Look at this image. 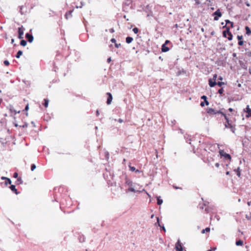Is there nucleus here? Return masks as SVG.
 <instances>
[{
	"mask_svg": "<svg viewBox=\"0 0 251 251\" xmlns=\"http://www.w3.org/2000/svg\"><path fill=\"white\" fill-rule=\"evenodd\" d=\"M18 176V174L17 172H15L13 174V177L14 178H17Z\"/></svg>",
	"mask_w": 251,
	"mask_h": 251,
	"instance_id": "nucleus-43",
	"label": "nucleus"
},
{
	"mask_svg": "<svg viewBox=\"0 0 251 251\" xmlns=\"http://www.w3.org/2000/svg\"><path fill=\"white\" fill-rule=\"evenodd\" d=\"M100 113H99V111L98 110H97L96 111V115L97 116H98L99 115Z\"/></svg>",
	"mask_w": 251,
	"mask_h": 251,
	"instance_id": "nucleus-57",
	"label": "nucleus"
},
{
	"mask_svg": "<svg viewBox=\"0 0 251 251\" xmlns=\"http://www.w3.org/2000/svg\"><path fill=\"white\" fill-rule=\"evenodd\" d=\"M219 153L221 156L224 157L225 159L230 160L231 159L230 155L225 152L224 150H220Z\"/></svg>",
	"mask_w": 251,
	"mask_h": 251,
	"instance_id": "nucleus-6",
	"label": "nucleus"
},
{
	"mask_svg": "<svg viewBox=\"0 0 251 251\" xmlns=\"http://www.w3.org/2000/svg\"><path fill=\"white\" fill-rule=\"evenodd\" d=\"M9 110L12 113V112H14V115H15L16 113H20V111H18V112H17L13 108V107L11 105H10L9 106Z\"/></svg>",
	"mask_w": 251,
	"mask_h": 251,
	"instance_id": "nucleus-17",
	"label": "nucleus"
},
{
	"mask_svg": "<svg viewBox=\"0 0 251 251\" xmlns=\"http://www.w3.org/2000/svg\"><path fill=\"white\" fill-rule=\"evenodd\" d=\"M245 30H246V34L247 35H249L251 33V30L249 26H246L245 27Z\"/></svg>",
	"mask_w": 251,
	"mask_h": 251,
	"instance_id": "nucleus-20",
	"label": "nucleus"
},
{
	"mask_svg": "<svg viewBox=\"0 0 251 251\" xmlns=\"http://www.w3.org/2000/svg\"><path fill=\"white\" fill-rule=\"evenodd\" d=\"M246 218L248 219V220H251V213L249 215H246Z\"/></svg>",
	"mask_w": 251,
	"mask_h": 251,
	"instance_id": "nucleus-38",
	"label": "nucleus"
},
{
	"mask_svg": "<svg viewBox=\"0 0 251 251\" xmlns=\"http://www.w3.org/2000/svg\"><path fill=\"white\" fill-rule=\"evenodd\" d=\"M29 109V106H28V104H27L25 107V111H27Z\"/></svg>",
	"mask_w": 251,
	"mask_h": 251,
	"instance_id": "nucleus-49",
	"label": "nucleus"
},
{
	"mask_svg": "<svg viewBox=\"0 0 251 251\" xmlns=\"http://www.w3.org/2000/svg\"><path fill=\"white\" fill-rule=\"evenodd\" d=\"M205 212L208 213L210 211V207H207L206 208H205Z\"/></svg>",
	"mask_w": 251,
	"mask_h": 251,
	"instance_id": "nucleus-42",
	"label": "nucleus"
},
{
	"mask_svg": "<svg viewBox=\"0 0 251 251\" xmlns=\"http://www.w3.org/2000/svg\"><path fill=\"white\" fill-rule=\"evenodd\" d=\"M169 42H170V41L169 40H166L164 44H166V45H167Z\"/></svg>",
	"mask_w": 251,
	"mask_h": 251,
	"instance_id": "nucleus-63",
	"label": "nucleus"
},
{
	"mask_svg": "<svg viewBox=\"0 0 251 251\" xmlns=\"http://www.w3.org/2000/svg\"><path fill=\"white\" fill-rule=\"evenodd\" d=\"M243 43H244V42L243 40H240V41H238V44L241 46H243Z\"/></svg>",
	"mask_w": 251,
	"mask_h": 251,
	"instance_id": "nucleus-36",
	"label": "nucleus"
},
{
	"mask_svg": "<svg viewBox=\"0 0 251 251\" xmlns=\"http://www.w3.org/2000/svg\"><path fill=\"white\" fill-rule=\"evenodd\" d=\"M225 22H226V25H227V24H230L231 27H233V23L232 22H230L229 20H225Z\"/></svg>",
	"mask_w": 251,
	"mask_h": 251,
	"instance_id": "nucleus-21",
	"label": "nucleus"
},
{
	"mask_svg": "<svg viewBox=\"0 0 251 251\" xmlns=\"http://www.w3.org/2000/svg\"><path fill=\"white\" fill-rule=\"evenodd\" d=\"M246 110L245 112L247 113V115H250L251 113V109L250 108L249 105H247L246 108Z\"/></svg>",
	"mask_w": 251,
	"mask_h": 251,
	"instance_id": "nucleus-22",
	"label": "nucleus"
},
{
	"mask_svg": "<svg viewBox=\"0 0 251 251\" xmlns=\"http://www.w3.org/2000/svg\"><path fill=\"white\" fill-rule=\"evenodd\" d=\"M7 178V177H5V176H2V177H1V179L2 180H6V178Z\"/></svg>",
	"mask_w": 251,
	"mask_h": 251,
	"instance_id": "nucleus-54",
	"label": "nucleus"
},
{
	"mask_svg": "<svg viewBox=\"0 0 251 251\" xmlns=\"http://www.w3.org/2000/svg\"><path fill=\"white\" fill-rule=\"evenodd\" d=\"M215 21H218L219 18L222 16V12L219 9H218L215 12L212 14Z\"/></svg>",
	"mask_w": 251,
	"mask_h": 251,
	"instance_id": "nucleus-5",
	"label": "nucleus"
},
{
	"mask_svg": "<svg viewBox=\"0 0 251 251\" xmlns=\"http://www.w3.org/2000/svg\"><path fill=\"white\" fill-rule=\"evenodd\" d=\"M131 4V0H125L123 2V5L127 6H130V5Z\"/></svg>",
	"mask_w": 251,
	"mask_h": 251,
	"instance_id": "nucleus-15",
	"label": "nucleus"
},
{
	"mask_svg": "<svg viewBox=\"0 0 251 251\" xmlns=\"http://www.w3.org/2000/svg\"><path fill=\"white\" fill-rule=\"evenodd\" d=\"M111 57H109V58L107 59V62L108 63H110V62H111Z\"/></svg>",
	"mask_w": 251,
	"mask_h": 251,
	"instance_id": "nucleus-52",
	"label": "nucleus"
},
{
	"mask_svg": "<svg viewBox=\"0 0 251 251\" xmlns=\"http://www.w3.org/2000/svg\"><path fill=\"white\" fill-rule=\"evenodd\" d=\"M233 109L232 108H229L228 109V111H230V112H232L233 111Z\"/></svg>",
	"mask_w": 251,
	"mask_h": 251,
	"instance_id": "nucleus-59",
	"label": "nucleus"
},
{
	"mask_svg": "<svg viewBox=\"0 0 251 251\" xmlns=\"http://www.w3.org/2000/svg\"><path fill=\"white\" fill-rule=\"evenodd\" d=\"M110 41L112 42V43H113L114 44L116 43V40L115 38H112L110 40Z\"/></svg>",
	"mask_w": 251,
	"mask_h": 251,
	"instance_id": "nucleus-46",
	"label": "nucleus"
},
{
	"mask_svg": "<svg viewBox=\"0 0 251 251\" xmlns=\"http://www.w3.org/2000/svg\"><path fill=\"white\" fill-rule=\"evenodd\" d=\"M215 166H216V167H219V164L218 163H216L215 164Z\"/></svg>",
	"mask_w": 251,
	"mask_h": 251,
	"instance_id": "nucleus-61",
	"label": "nucleus"
},
{
	"mask_svg": "<svg viewBox=\"0 0 251 251\" xmlns=\"http://www.w3.org/2000/svg\"><path fill=\"white\" fill-rule=\"evenodd\" d=\"M225 83L224 82L218 81V82H217V84L216 85H217L221 87L222 85H225Z\"/></svg>",
	"mask_w": 251,
	"mask_h": 251,
	"instance_id": "nucleus-31",
	"label": "nucleus"
},
{
	"mask_svg": "<svg viewBox=\"0 0 251 251\" xmlns=\"http://www.w3.org/2000/svg\"><path fill=\"white\" fill-rule=\"evenodd\" d=\"M208 82L210 87H213L217 84L216 81L212 80L211 78L209 79Z\"/></svg>",
	"mask_w": 251,
	"mask_h": 251,
	"instance_id": "nucleus-11",
	"label": "nucleus"
},
{
	"mask_svg": "<svg viewBox=\"0 0 251 251\" xmlns=\"http://www.w3.org/2000/svg\"><path fill=\"white\" fill-rule=\"evenodd\" d=\"M210 230V229L209 227H206L205 229L202 230L201 233H204L205 232H209Z\"/></svg>",
	"mask_w": 251,
	"mask_h": 251,
	"instance_id": "nucleus-29",
	"label": "nucleus"
},
{
	"mask_svg": "<svg viewBox=\"0 0 251 251\" xmlns=\"http://www.w3.org/2000/svg\"><path fill=\"white\" fill-rule=\"evenodd\" d=\"M109 31L110 33H112L114 32L115 30H114V28H112L109 29Z\"/></svg>",
	"mask_w": 251,
	"mask_h": 251,
	"instance_id": "nucleus-51",
	"label": "nucleus"
},
{
	"mask_svg": "<svg viewBox=\"0 0 251 251\" xmlns=\"http://www.w3.org/2000/svg\"><path fill=\"white\" fill-rule=\"evenodd\" d=\"M201 99L205 100V99H207V97L205 95H203L201 97Z\"/></svg>",
	"mask_w": 251,
	"mask_h": 251,
	"instance_id": "nucleus-47",
	"label": "nucleus"
},
{
	"mask_svg": "<svg viewBox=\"0 0 251 251\" xmlns=\"http://www.w3.org/2000/svg\"><path fill=\"white\" fill-rule=\"evenodd\" d=\"M11 180L10 178H7L5 181V184L6 185H7L8 184H11Z\"/></svg>",
	"mask_w": 251,
	"mask_h": 251,
	"instance_id": "nucleus-28",
	"label": "nucleus"
},
{
	"mask_svg": "<svg viewBox=\"0 0 251 251\" xmlns=\"http://www.w3.org/2000/svg\"><path fill=\"white\" fill-rule=\"evenodd\" d=\"M246 118H249V117H251V113L250 115H246Z\"/></svg>",
	"mask_w": 251,
	"mask_h": 251,
	"instance_id": "nucleus-58",
	"label": "nucleus"
},
{
	"mask_svg": "<svg viewBox=\"0 0 251 251\" xmlns=\"http://www.w3.org/2000/svg\"><path fill=\"white\" fill-rule=\"evenodd\" d=\"M129 6H126V5H123V11H125V12H127L128 11V7Z\"/></svg>",
	"mask_w": 251,
	"mask_h": 251,
	"instance_id": "nucleus-30",
	"label": "nucleus"
},
{
	"mask_svg": "<svg viewBox=\"0 0 251 251\" xmlns=\"http://www.w3.org/2000/svg\"><path fill=\"white\" fill-rule=\"evenodd\" d=\"M126 184L129 186V188L127 189L126 192H136L134 188L133 183L131 180H130L129 179H126Z\"/></svg>",
	"mask_w": 251,
	"mask_h": 251,
	"instance_id": "nucleus-3",
	"label": "nucleus"
},
{
	"mask_svg": "<svg viewBox=\"0 0 251 251\" xmlns=\"http://www.w3.org/2000/svg\"><path fill=\"white\" fill-rule=\"evenodd\" d=\"M215 217L217 218L218 221H219L220 220V218H219V216H215Z\"/></svg>",
	"mask_w": 251,
	"mask_h": 251,
	"instance_id": "nucleus-64",
	"label": "nucleus"
},
{
	"mask_svg": "<svg viewBox=\"0 0 251 251\" xmlns=\"http://www.w3.org/2000/svg\"><path fill=\"white\" fill-rule=\"evenodd\" d=\"M169 50H170L169 48L168 47H167L166 44H163L162 45L161 50L162 52H166L169 51Z\"/></svg>",
	"mask_w": 251,
	"mask_h": 251,
	"instance_id": "nucleus-12",
	"label": "nucleus"
},
{
	"mask_svg": "<svg viewBox=\"0 0 251 251\" xmlns=\"http://www.w3.org/2000/svg\"><path fill=\"white\" fill-rule=\"evenodd\" d=\"M106 94L108 96L106 103L107 104L109 105V104H111L113 98H112V94L108 92V93H107Z\"/></svg>",
	"mask_w": 251,
	"mask_h": 251,
	"instance_id": "nucleus-10",
	"label": "nucleus"
},
{
	"mask_svg": "<svg viewBox=\"0 0 251 251\" xmlns=\"http://www.w3.org/2000/svg\"><path fill=\"white\" fill-rule=\"evenodd\" d=\"M22 54H23V51L22 50H19L16 55V57L17 58H20V56L22 55Z\"/></svg>",
	"mask_w": 251,
	"mask_h": 251,
	"instance_id": "nucleus-26",
	"label": "nucleus"
},
{
	"mask_svg": "<svg viewBox=\"0 0 251 251\" xmlns=\"http://www.w3.org/2000/svg\"><path fill=\"white\" fill-rule=\"evenodd\" d=\"M156 224H157L158 225V226L160 227V228L161 229H163L164 231H166V229H165V228L164 226H161L160 225V224H159V219L158 217L157 218V222H156Z\"/></svg>",
	"mask_w": 251,
	"mask_h": 251,
	"instance_id": "nucleus-18",
	"label": "nucleus"
},
{
	"mask_svg": "<svg viewBox=\"0 0 251 251\" xmlns=\"http://www.w3.org/2000/svg\"><path fill=\"white\" fill-rule=\"evenodd\" d=\"M27 126V124L25 123L23 126H22L23 127H26Z\"/></svg>",
	"mask_w": 251,
	"mask_h": 251,
	"instance_id": "nucleus-53",
	"label": "nucleus"
},
{
	"mask_svg": "<svg viewBox=\"0 0 251 251\" xmlns=\"http://www.w3.org/2000/svg\"><path fill=\"white\" fill-rule=\"evenodd\" d=\"M238 41L242 40L243 36L242 35H238L237 37Z\"/></svg>",
	"mask_w": 251,
	"mask_h": 251,
	"instance_id": "nucleus-40",
	"label": "nucleus"
},
{
	"mask_svg": "<svg viewBox=\"0 0 251 251\" xmlns=\"http://www.w3.org/2000/svg\"><path fill=\"white\" fill-rule=\"evenodd\" d=\"M247 204L249 206H250L251 204V201H248Z\"/></svg>",
	"mask_w": 251,
	"mask_h": 251,
	"instance_id": "nucleus-62",
	"label": "nucleus"
},
{
	"mask_svg": "<svg viewBox=\"0 0 251 251\" xmlns=\"http://www.w3.org/2000/svg\"><path fill=\"white\" fill-rule=\"evenodd\" d=\"M129 168L130 171H131L132 172H134L136 170V168L133 166H131L129 165Z\"/></svg>",
	"mask_w": 251,
	"mask_h": 251,
	"instance_id": "nucleus-32",
	"label": "nucleus"
},
{
	"mask_svg": "<svg viewBox=\"0 0 251 251\" xmlns=\"http://www.w3.org/2000/svg\"><path fill=\"white\" fill-rule=\"evenodd\" d=\"M114 45L116 48H118L121 46V44L115 43Z\"/></svg>",
	"mask_w": 251,
	"mask_h": 251,
	"instance_id": "nucleus-45",
	"label": "nucleus"
},
{
	"mask_svg": "<svg viewBox=\"0 0 251 251\" xmlns=\"http://www.w3.org/2000/svg\"><path fill=\"white\" fill-rule=\"evenodd\" d=\"M246 54L248 56L251 57V51H247Z\"/></svg>",
	"mask_w": 251,
	"mask_h": 251,
	"instance_id": "nucleus-37",
	"label": "nucleus"
},
{
	"mask_svg": "<svg viewBox=\"0 0 251 251\" xmlns=\"http://www.w3.org/2000/svg\"><path fill=\"white\" fill-rule=\"evenodd\" d=\"M163 203V200L160 199V197H157V203L158 205H161Z\"/></svg>",
	"mask_w": 251,
	"mask_h": 251,
	"instance_id": "nucleus-27",
	"label": "nucleus"
},
{
	"mask_svg": "<svg viewBox=\"0 0 251 251\" xmlns=\"http://www.w3.org/2000/svg\"><path fill=\"white\" fill-rule=\"evenodd\" d=\"M234 171L236 172V175L238 177L241 176V170L240 167H238L237 169H235Z\"/></svg>",
	"mask_w": 251,
	"mask_h": 251,
	"instance_id": "nucleus-19",
	"label": "nucleus"
},
{
	"mask_svg": "<svg viewBox=\"0 0 251 251\" xmlns=\"http://www.w3.org/2000/svg\"><path fill=\"white\" fill-rule=\"evenodd\" d=\"M25 36L29 43H32L33 42L34 38L32 34L29 33H26Z\"/></svg>",
	"mask_w": 251,
	"mask_h": 251,
	"instance_id": "nucleus-9",
	"label": "nucleus"
},
{
	"mask_svg": "<svg viewBox=\"0 0 251 251\" xmlns=\"http://www.w3.org/2000/svg\"><path fill=\"white\" fill-rule=\"evenodd\" d=\"M132 30L135 34H137L139 31V29L137 27H134Z\"/></svg>",
	"mask_w": 251,
	"mask_h": 251,
	"instance_id": "nucleus-34",
	"label": "nucleus"
},
{
	"mask_svg": "<svg viewBox=\"0 0 251 251\" xmlns=\"http://www.w3.org/2000/svg\"><path fill=\"white\" fill-rule=\"evenodd\" d=\"M79 240H80V242H84V241H85V240H84V237H82V238L81 237V238L79 239Z\"/></svg>",
	"mask_w": 251,
	"mask_h": 251,
	"instance_id": "nucleus-48",
	"label": "nucleus"
},
{
	"mask_svg": "<svg viewBox=\"0 0 251 251\" xmlns=\"http://www.w3.org/2000/svg\"><path fill=\"white\" fill-rule=\"evenodd\" d=\"M223 28H226V30L223 31V35L224 37H226V35H228V37H227L228 40L230 41L232 39L233 35L231 32L230 31V27L229 26L224 25L223 26Z\"/></svg>",
	"mask_w": 251,
	"mask_h": 251,
	"instance_id": "nucleus-2",
	"label": "nucleus"
},
{
	"mask_svg": "<svg viewBox=\"0 0 251 251\" xmlns=\"http://www.w3.org/2000/svg\"><path fill=\"white\" fill-rule=\"evenodd\" d=\"M9 188L11 190V191L15 193L16 194H19V192L17 191V190L16 188L15 185H11Z\"/></svg>",
	"mask_w": 251,
	"mask_h": 251,
	"instance_id": "nucleus-13",
	"label": "nucleus"
},
{
	"mask_svg": "<svg viewBox=\"0 0 251 251\" xmlns=\"http://www.w3.org/2000/svg\"><path fill=\"white\" fill-rule=\"evenodd\" d=\"M73 11V10H70V11H69L68 12H67L66 13L65 16V17H66V18L67 19H69V18H70L72 17V13Z\"/></svg>",
	"mask_w": 251,
	"mask_h": 251,
	"instance_id": "nucleus-14",
	"label": "nucleus"
},
{
	"mask_svg": "<svg viewBox=\"0 0 251 251\" xmlns=\"http://www.w3.org/2000/svg\"><path fill=\"white\" fill-rule=\"evenodd\" d=\"M218 79L220 80H223V77L221 76H220L218 78Z\"/></svg>",
	"mask_w": 251,
	"mask_h": 251,
	"instance_id": "nucleus-60",
	"label": "nucleus"
},
{
	"mask_svg": "<svg viewBox=\"0 0 251 251\" xmlns=\"http://www.w3.org/2000/svg\"><path fill=\"white\" fill-rule=\"evenodd\" d=\"M135 173H140V171H139V170L138 169H136V170L135 171Z\"/></svg>",
	"mask_w": 251,
	"mask_h": 251,
	"instance_id": "nucleus-56",
	"label": "nucleus"
},
{
	"mask_svg": "<svg viewBox=\"0 0 251 251\" xmlns=\"http://www.w3.org/2000/svg\"><path fill=\"white\" fill-rule=\"evenodd\" d=\"M44 102L43 103V105H44V106L45 107H47L48 106V104H49V100L47 99H45L44 100Z\"/></svg>",
	"mask_w": 251,
	"mask_h": 251,
	"instance_id": "nucleus-25",
	"label": "nucleus"
},
{
	"mask_svg": "<svg viewBox=\"0 0 251 251\" xmlns=\"http://www.w3.org/2000/svg\"><path fill=\"white\" fill-rule=\"evenodd\" d=\"M235 244L237 246H242L243 244V241L241 240H239L236 241Z\"/></svg>",
	"mask_w": 251,
	"mask_h": 251,
	"instance_id": "nucleus-23",
	"label": "nucleus"
},
{
	"mask_svg": "<svg viewBox=\"0 0 251 251\" xmlns=\"http://www.w3.org/2000/svg\"><path fill=\"white\" fill-rule=\"evenodd\" d=\"M203 102H204L205 104L206 105H208L209 103L208 101L207 100V99H205V100H204Z\"/></svg>",
	"mask_w": 251,
	"mask_h": 251,
	"instance_id": "nucleus-44",
	"label": "nucleus"
},
{
	"mask_svg": "<svg viewBox=\"0 0 251 251\" xmlns=\"http://www.w3.org/2000/svg\"><path fill=\"white\" fill-rule=\"evenodd\" d=\"M222 116L224 117L225 120H226V123L225 124V126L226 128H230L231 131H232L233 133L235 132V127L234 126L231 125V123L230 122V121L228 119V118L227 117L225 113H222Z\"/></svg>",
	"mask_w": 251,
	"mask_h": 251,
	"instance_id": "nucleus-1",
	"label": "nucleus"
},
{
	"mask_svg": "<svg viewBox=\"0 0 251 251\" xmlns=\"http://www.w3.org/2000/svg\"><path fill=\"white\" fill-rule=\"evenodd\" d=\"M118 121L119 122V123H122L123 122V120L122 119H119Z\"/></svg>",
	"mask_w": 251,
	"mask_h": 251,
	"instance_id": "nucleus-55",
	"label": "nucleus"
},
{
	"mask_svg": "<svg viewBox=\"0 0 251 251\" xmlns=\"http://www.w3.org/2000/svg\"><path fill=\"white\" fill-rule=\"evenodd\" d=\"M223 92H224V89L223 88H221L220 89H219V90H218L219 94H222L223 93Z\"/></svg>",
	"mask_w": 251,
	"mask_h": 251,
	"instance_id": "nucleus-35",
	"label": "nucleus"
},
{
	"mask_svg": "<svg viewBox=\"0 0 251 251\" xmlns=\"http://www.w3.org/2000/svg\"><path fill=\"white\" fill-rule=\"evenodd\" d=\"M200 105L201 106V107H203L204 105H205V103L203 101H201L200 103Z\"/></svg>",
	"mask_w": 251,
	"mask_h": 251,
	"instance_id": "nucleus-50",
	"label": "nucleus"
},
{
	"mask_svg": "<svg viewBox=\"0 0 251 251\" xmlns=\"http://www.w3.org/2000/svg\"><path fill=\"white\" fill-rule=\"evenodd\" d=\"M3 63L5 66H8L9 65V62L8 60H4Z\"/></svg>",
	"mask_w": 251,
	"mask_h": 251,
	"instance_id": "nucleus-39",
	"label": "nucleus"
},
{
	"mask_svg": "<svg viewBox=\"0 0 251 251\" xmlns=\"http://www.w3.org/2000/svg\"><path fill=\"white\" fill-rule=\"evenodd\" d=\"M27 42L25 40L22 39L20 42V45L22 46H25L26 45Z\"/></svg>",
	"mask_w": 251,
	"mask_h": 251,
	"instance_id": "nucleus-24",
	"label": "nucleus"
},
{
	"mask_svg": "<svg viewBox=\"0 0 251 251\" xmlns=\"http://www.w3.org/2000/svg\"><path fill=\"white\" fill-rule=\"evenodd\" d=\"M24 30H25V29L24 28L23 26L18 28V37L19 39H22L23 38Z\"/></svg>",
	"mask_w": 251,
	"mask_h": 251,
	"instance_id": "nucleus-7",
	"label": "nucleus"
},
{
	"mask_svg": "<svg viewBox=\"0 0 251 251\" xmlns=\"http://www.w3.org/2000/svg\"><path fill=\"white\" fill-rule=\"evenodd\" d=\"M175 248L176 251H183V248L179 240H178L176 244Z\"/></svg>",
	"mask_w": 251,
	"mask_h": 251,
	"instance_id": "nucleus-8",
	"label": "nucleus"
},
{
	"mask_svg": "<svg viewBox=\"0 0 251 251\" xmlns=\"http://www.w3.org/2000/svg\"><path fill=\"white\" fill-rule=\"evenodd\" d=\"M207 113L210 115H216L217 114H221L222 115V113H224L221 110H216L212 108H207L206 110Z\"/></svg>",
	"mask_w": 251,
	"mask_h": 251,
	"instance_id": "nucleus-4",
	"label": "nucleus"
},
{
	"mask_svg": "<svg viewBox=\"0 0 251 251\" xmlns=\"http://www.w3.org/2000/svg\"><path fill=\"white\" fill-rule=\"evenodd\" d=\"M217 77V74H215L213 75V78L212 79L214 81H216Z\"/></svg>",
	"mask_w": 251,
	"mask_h": 251,
	"instance_id": "nucleus-41",
	"label": "nucleus"
},
{
	"mask_svg": "<svg viewBox=\"0 0 251 251\" xmlns=\"http://www.w3.org/2000/svg\"><path fill=\"white\" fill-rule=\"evenodd\" d=\"M36 165L34 164H32L31 165V170L33 171L36 169Z\"/></svg>",
	"mask_w": 251,
	"mask_h": 251,
	"instance_id": "nucleus-33",
	"label": "nucleus"
},
{
	"mask_svg": "<svg viewBox=\"0 0 251 251\" xmlns=\"http://www.w3.org/2000/svg\"><path fill=\"white\" fill-rule=\"evenodd\" d=\"M133 38L130 36H128L126 39V43L127 44L131 43L133 41Z\"/></svg>",
	"mask_w": 251,
	"mask_h": 251,
	"instance_id": "nucleus-16",
	"label": "nucleus"
}]
</instances>
